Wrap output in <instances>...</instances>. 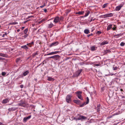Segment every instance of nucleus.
<instances>
[{
    "label": "nucleus",
    "mask_w": 125,
    "mask_h": 125,
    "mask_svg": "<svg viewBox=\"0 0 125 125\" xmlns=\"http://www.w3.org/2000/svg\"><path fill=\"white\" fill-rule=\"evenodd\" d=\"M72 97V94H68L67 95L66 98V100L67 103H70L71 102V98Z\"/></svg>",
    "instance_id": "f257e3e1"
},
{
    "label": "nucleus",
    "mask_w": 125,
    "mask_h": 125,
    "mask_svg": "<svg viewBox=\"0 0 125 125\" xmlns=\"http://www.w3.org/2000/svg\"><path fill=\"white\" fill-rule=\"evenodd\" d=\"M124 4V2H122L119 5L116 6L115 9V10L118 11L120 10Z\"/></svg>",
    "instance_id": "f03ea898"
},
{
    "label": "nucleus",
    "mask_w": 125,
    "mask_h": 125,
    "mask_svg": "<svg viewBox=\"0 0 125 125\" xmlns=\"http://www.w3.org/2000/svg\"><path fill=\"white\" fill-rule=\"evenodd\" d=\"M78 117L79 120H80L81 121H83V120H85L87 119V118L86 117L82 115H79V117Z\"/></svg>",
    "instance_id": "7ed1b4c3"
},
{
    "label": "nucleus",
    "mask_w": 125,
    "mask_h": 125,
    "mask_svg": "<svg viewBox=\"0 0 125 125\" xmlns=\"http://www.w3.org/2000/svg\"><path fill=\"white\" fill-rule=\"evenodd\" d=\"M53 22L55 24L60 22L59 20V17L58 16L55 17L54 18Z\"/></svg>",
    "instance_id": "20e7f679"
},
{
    "label": "nucleus",
    "mask_w": 125,
    "mask_h": 125,
    "mask_svg": "<svg viewBox=\"0 0 125 125\" xmlns=\"http://www.w3.org/2000/svg\"><path fill=\"white\" fill-rule=\"evenodd\" d=\"M31 115H29L27 117H24L23 122L24 123H25L27 120L29 119L31 117Z\"/></svg>",
    "instance_id": "39448f33"
},
{
    "label": "nucleus",
    "mask_w": 125,
    "mask_h": 125,
    "mask_svg": "<svg viewBox=\"0 0 125 125\" xmlns=\"http://www.w3.org/2000/svg\"><path fill=\"white\" fill-rule=\"evenodd\" d=\"M58 44V42L57 41L56 42H54L51 43L49 46V47H52L55 46L57 45Z\"/></svg>",
    "instance_id": "423d86ee"
},
{
    "label": "nucleus",
    "mask_w": 125,
    "mask_h": 125,
    "mask_svg": "<svg viewBox=\"0 0 125 125\" xmlns=\"http://www.w3.org/2000/svg\"><path fill=\"white\" fill-rule=\"evenodd\" d=\"M113 15V14L111 13L106 14L104 15V18H106L107 17H112Z\"/></svg>",
    "instance_id": "0eeeda50"
},
{
    "label": "nucleus",
    "mask_w": 125,
    "mask_h": 125,
    "mask_svg": "<svg viewBox=\"0 0 125 125\" xmlns=\"http://www.w3.org/2000/svg\"><path fill=\"white\" fill-rule=\"evenodd\" d=\"M82 71V69H81L77 71L76 73V76H78L80 74Z\"/></svg>",
    "instance_id": "6e6552de"
},
{
    "label": "nucleus",
    "mask_w": 125,
    "mask_h": 125,
    "mask_svg": "<svg viewBox=\"0 0 125 125\" xmlns=\"http://www.w3.org/2000/svg\"><path fill=\"white\" fill-rule=\"evenodd\" d=\"M54 26L52 22H51L50 23L48 24L47 27L48 28H51Z\"/></svg>",
    "instance_id": "1a4fd4ad"
},
{
    "label": "nucleus",
    "mask_w": 125,
    "mask_h": 125,
    "mask_svg": "<svg viewBox=\"0 0 125 125\" xmlns=\"http://www.w3.org/2000/svg\"><path fill=\"white\" fill-rule=\"evenodd\" d=\"M9 99L6 98L3 100L2 101V103L3 104H5L9 102Z\"/></svg>",
    "instance_id": "9d476101"
},
{
    "label": "nucleus",
    "mask_w": 125,
    "mask_h": 125,
    "mask_svg": "<svg viewBox=\"0 0 125 125\" xmlns=\"http://www.w3.org/2000/svg\"><path fill=\"white\" fill-rule=\"evenodd\" d=\"M16 109V108L15 107H11V108H9L8 109V110L10 112L11 111H15Z\"/></svg>",
    "instance_id": "9b49d317"
},
{
    "label": "nucleus",
    "mask_w": 125,
    "mask_h": 125,
    "mask_svg": "<svg viewBox=\"0 0 125 125\" xmlns=\"http://www.w3.org/2000/svg\"><path fill=\"white\" fill-rule=\"evenodd\" d=\"M108 42L107 41H104L100 43V45L101 46L105 44H107Z\"/></svg>",
    "instance_id": "f8f14e48"
},
{
    "label": "nucleus",
    "mask_w": 125,
    "mask_h": 125,
    "mask_svg": "<svg viewBox=\"0 0 125 125\" xmlns=\"http://www.w3.org/2000/svg\"><path fill=\"white\" fill-rule=\"evenodd\" d=\"M97 49V47L94 46H92L91 47V51H94L95 50Z\"/></svg>",
    "instance_id": "ddd939ff"
},
{
    "label": "nucleus",
    "mask_w": 125,
    "mask_h": 125,
    "mask_svg": "<svg viewBox=\"0 0 125 125\" xmlns=\"http://www.w3.org/2000/svg\"><path fill=\"white\" fill-rule=\"evenodd\" d=\"M29 73V72L27 70L24 72L23 73L22 75L24 76H26Z\"/></svg>",
    "instance_id": "4468645a"
},
{
    "label": "nucleus",
    "mask_w": 125,
    "mask_h": 125,
    "mask_svg": "<svg viewBox=\"0 0 125 125\" xmlns=\"http://www.w3.org/2000/svg\"><path fill=\"white\" fill-rule=\"evenodd\" d=\"M48 78L47 80L49 81H53L54 80L53 78L51 77H48Z\"/></svg>",
    "instance_id": "2eb2a0df"
},
{
    "label": "nucleus",
    "mask_w": 125,
    "mask_h": 125,
    "mask_svg": "<svg viewBox=\"0 0 125 125\" xmlns=\"http://www.w3.org/2000/svg\"><path fill=\"white\" fill-rule=\"evenodd\" d=\"M73 101L74 103H76L77 104H78L79 105V104H80V101L74 100H73Z\"/></svg>",
    "instance_id": "dca6fc26"
},
{
    "label": "nucleus",
    "mask_w": 125,
    "mask_h": 125,
    "mask_svg": "<svg viewBox=\"0 0 125 125\" xmlns=\"http://www.w3.org/2000/svg\"><path fill=\"white\" fill-rule=\"evenodd\" d=\"M112 24H110L107 27V31H108L110 30L112 27Z\"/></svg>",
    "instance_id": "f3484780"
},
{
    "label": "nucleus",
    "mask_w": 125,
    "mask_h": 125,
    "mask_svg": "<svg viewBox=\"0 0 125 125\" xmlns=\"http://www.w3.org/2000/svg\"><path fill=\"white\" fill-rule=\"evenodd\" d=\"M21 48H22L26 50H27L28 49V48L27 46L26 45L22 46L21 47Z\"/></svg>",
    "instance_id": "a211bd4d"
},
{
    "label": "nucleus",
    "mask_w": 125,
    "mask_h": 125,
    "mask_svg": "<svg viewBox=\"0 0 125 125\" xmlns=\"http://www.w3.org/2000/svg\"><path fill=\"white\" fill-rule=\"evenodd\" d=\"M86 13L84 16V17H86L88 16L89 14L90 13V11L89 10H87L86 11Z\"/></svg>",
    "instance_id": "6ab92c4d"
},
{
    "label": "nucleus",
    "mask_w": 125,
    "mask_h": 125,
    "mask_svg": "<svg viewBox=\"0 0 125 125\" xmlns=\"http://www.w3.org/2000/svg\"><path fill=\"white\" fill-rule=\"evenodd\" d=\"M54 56V59H55L56 60H58L60 57V56L58 55H55Z\"/></svg>",
    "instance_id": "aec40b11"
},
{
    "label": "nucleus",
    "mask_w": 125,
    "mask_h": 125,
    "mask_svg": "<svg viewBox=\"0 0 125 125\" xmlns=\"http://www.w3.org/2000/svg\"><path fill=\"white\" fill-rule=\"evenodd\" d=\"M122 35V34L121 33L115 35L114 36L116 38H118L119 37L121 36Z\"/></svg>",
    "instance_id": "412c9836"
},
{
    "label": "nucleus",
    "mask_w": 125,
    "mask_h": 125,
    "mask_svg": "<svg viewBox=\"0 0 125 125\" xmlns=\"http://www.w3.org/2000/svg\"><path fill=\"white\" fill-rule=\"evenodd\" d=\"M84 13V11H79L76 13V14H77L82 15Z\"/></svg>",
    "instance_id": "4be33fe9"
},
{
    "label": "nucleus",
    "mask_w": 125,
    "mask_h": 125,
    "mask_svg": "<svg viewBox=\"0 0 125 125\" xmlns=\"http://www.w3.org/2000/svg\"><path fill=\"white\" fill-rule=\"evenodd\" d=\"M84 33L86 34H88L89 32V31L87 29H85L84 31Z\"/></svg>",
    "instance_id": "5701e85b"
},
{
    "label": "nucleus",
    "mask_w": 125,
    "mask_h": 125,
    "mask_svg": "<svg viewBox=\"0 0 125 125\" xmlns=\"http://www.w3.org/2000/svg\"><path fill=\"white\" fill-rule=\"evenodd\" d=\"M100 104H99L97 105V107L96 108L97 112H99L100 111Z\"/></svg>",
    "instance_id": "b1692460"
},
{
    "label": "nucleus",
    "mask_w": 125,
    "mask_h": 125,
    "mask_svg": "<svg viewBox=\"0 0 125 125\" xmlns=\"http://www.w3.org/2000/svg\"><path fill=\"white\" fill-rule=\"evenodd\" d=\"M82 93V92L81 91H77V92H75V93L77 94V96L78 95H81V94Z\"/></svg>",
    "instance_id": "393cba45"
},
{
    "label": "nucleus",
    "mask_w": 125,
    "mask_h": 125,
    "mask_svg": "<svg viewBox=\"0 0 125 125\" xmlns=\"http://www.w3.org/2000/svg\"><path fill=\"white\" fill-rule=\"evenodd\" d=\"M86 104L85 102L83 103V104H79V105L80 107H82L84 106V105H85Z\"/></svg>",
    "instance_id": "a878e982"
},
{
    "label": "nucleus",
    "mask_w": 125,
    "mask_h": 125,
    "mask_svg": "<svg viewBox=\"0 0 125 125\" xmlns=\"http://www.w3.org/2000/svg\"><path fill=\"white\" fill-rule=\"evenodd\" d=\"M78 98L81 100H83V98L81 95H77Z\"/></svg>",
    "instance_id": "bb28decb"
},
{
    "label": "nucleus",
    "mask_w": 125,
    "mask_h": 125,
    "mask_svg": "<svg viewBox=\"0 0 125 125\" xmlns=\"http://www.w3.org/2000/svg\"><path fill=\"white\" fill-rule=\"evenodd\" d=\"M86 99H87L86 101V103H85L86 104H87L89 103V99L88 97H86Z\"/></svg>",
    "instance_id": "cd10ccee"
},
{
    "label": "nucleus",
    "mask_w": 125,
    "mask_h": 125,
    "mask_svg": "<svg viewBox=\"0 0 125 125\" xmlns=\"http://www.w3.org/2000/svg\"><path fill=\"white\" fill-rule=\"evenodd\" d=\"M101 65V64L100 63H99L97 64H94V66L95 67L96 66H100Z\"/></svg>",
    "instance_id": "c85d7f7f"
},
{
    "label": "nucleus",
    "mask_w": 125,
    "mask_h": 125,
    "mask_svg": "<svg viewBox=\"0 0 125 125\" xmlns=\"http://www.w3.org/2000/svg\"><path fill=\"white\" fill-rule=\"evenodd\" d=\"M0 56L3 57H5V55L2 53H0Z\"/></svg>",
    "instance_id": "c756f323"
},
{
    "label": "nucleus",
    "mask_w": 125,
    "mask_h": 125,
    "mask_svg": "<svg viewBox=\"0 0 125 125\" xmlns=\"http://www.w3.org/2000/svg\"><path fill=\"white\" fill-rule=\"evenodd\" d=\"M21 59L20 58H17L16 60V62L17 63Z\"/></svg>",
    "instance_id": "7c9ffc66"
},
{
    "label": "nucleus",
    "mask_w": 125,
    "mask_h": 125,
    "mask_svg": "<svg viewBox=\"0 0 125 125\" xmlns=\"http://www.w3.org/2000/svg\"><path fill=\"white\" fill-rule=\"evenodd\" d=\"M63 20V18L61 16L60 18L59 17V20L60 21H62Z\"/></svg>",
    "instance_id": "2f4dec72"
},
{
    "label": "nucleus",
    "mask_w": 125,
    "mask_h": 125,
    "mask_svg": "<svg viewBox=\"0 0 125 125\" xmlns=\"http://www.w3.org/2000/svg\"><path fill=\"white\" fill-rule=\"evenodd\" d=\"M47 20L46 19H43L41 20L40 21V22H44L45 21H46Z\"/></svg>",
    "instance_id": "473e14b6"
},
{
    "label": "nucleus",
    "mask_w": 125,
    "mask_h": 125,
    "mask_svg": "<svg viewBox=\"0 0 125 125\" xmlns=\"http://www.w3.org/2000/svg\"><path fill=\"white\" fill-rule=\"evenodd\" d=\"M125 43L123 42H122L120 44V45L121 46H123L124 45Z\"/></svg>",
    "instance_id": "72a5a7b5"
},
{
    "label": "nucleus",
    "mask_w": 125,
    "mask_h": 125,
    "mask_svg": "<svg viewBox=\"0 0 125 125\" xmlns=\"http://www.w3.org/2000/svg\"><path fill=\"white\" fill-rule=\"evenodd\" d=\"M28 29L27 28L25 29L24 31V32L25 34H26L28 31Z\"/></svg>",
    "instance_id": "f704fd0d"
},
{
    "label": "nucleus",
    "mask_w": 125,
    "mask_h": 125,
    "mask_svg": "<svg viewBox=\"0 0 125 125\" xmlns=\"http://www.w3.org/2000/svg\"><path fill=\"white\" fill-rule=\"evenodd\" d=\"M9 33V32H8V33H7L6 32H5L4 34H3V35L2 37H4L5 35H7V34H8Z\"/></svg>",
    "instance_id": "c9c22d12"
},
{
    "label": "nucleus",
    "mask_w": 125,
    "mask_h": 125,
    "mask_svg": "<svg viewBox=\"0 0 125 125\" xmlns=\"http://www.w3.org/2000/svg\"><path fill=\"white\" fill-rule=\"evenodd\" d=\"M6 74V73L4 72H2L1 73V74L2 76H5Z\"/></svg>",
    "instance_id": "e433bc0d"
},
{
    "label": "nucleus",
    "mask_w": 125,
    "mask_h": 125,
    "mask_svg": "<svg viewBox=\"0 0 125 125\" xmlns=\"http://www.w3.org/2000/svg\"><path fill=\"white\" fill-rule=\"evenodd\" d=\"M45 6H46V4L45 3H44L43 4V5L40 6V7L41 8H42L44 7Z\"/></svg>",
    "instance_id": "4c0bfd02"
},
{
    "label": "nucleus",
    "mask_w": 125,
    "mask_h": 125,
    "mask_svg": "<svg viewBox=\"0 0 125 125\" xmlns=\"http://www.w3.org/2000/svg\"><path fill=\"white\" fill-rule=\"evenodd\" d=\"M74 120H75L76 121L77 120H79L78 119V117H74L73 118Z\"/></svg>",
    "instance_id": "58836bf2"
},
{
    "label": "nucleus",
    "mask_w": 125,
    "mask_h": 125,
    "mask_svg": "<svg viewBox=\"0 0 125 125\" xmlns=\"http://www.w3.org/2000/svg\"><path fill=\"white\" fill-rule=\"evenodd\" d=\"M117 67H113V69L114 71H115V70H117Z\"/></svg>",
    "instance_id": "ea45409f"
},
{
    "label": "nucleus",
    "mask_w": 125,
    "mask_h": 125,
    "mask_svg": "<svg viewBox=\"0 0 125 125\" xmlns=\"http://www.w3.org/2000/svg\"><path fill=\"white\" fill-rule=\"evenodd\" d=\"M115 74V73L114 74V75ZM114 75V74L112 73H110V74H108V75H106L107 76H109L110 75L111 76H112V75Z\"/></svg>",
    "instance_id": "a19ab883"
},
{
    "label": "nucleus",
    "mask_w": 125,
    "mask_h": 125,
    "mask_svg": "<svg viewBox=\"0 0 125 125\" xmlns=\"http://www.w3.org/2000/svg\"><path fill=\"white\" fill-rule=\"evenodd\" d=\"M101 32L100 31H97V33L98 34H100L101 33Z\"/></svg>",
    "instance_id": "79ce46f5"
},
{
    "label": "nucleus",
    "mask_w": 125,
    "mask_h": 125,
    "mask_svg": "<svg viewBox=\"0 0 125 125\" xmlns=\"http://www.w3.org/2000/svg\"><path fill=\"white\" fill-rule=\"evenodd\" d=\"M93 35V34L92 33L90 34H89L88 35H87V36L88 37H89L90 36H92Z\"/></svg>",
    "instance_id": "37998d69"
},
{
    "label": "nucleus",
    "mask_w": 125,
    "mask_h": 125,
    "mask_svg": "<svg viewBox=\"0 0 125 125\" xmlns=\"http://www.w3.org/2000/svg\"><path fill=\"white\" fill-rule=\"evenodd\" d=\"M30 45H31V44H34V42H31L29 43Z\"/></svg>",
    "instance_id": "c03bdc74"
},
{
    "label": "nucleus",
    "mask_w": 125,
    "mask_h": 125,
    "mask_svg": "<svg viewBox=\"0 0 125 125\" xmlns=\"http://www.w3.org/2000/svg\"><path fill=\"white\" fill-rule=\"evenodd\" d=\"M27 36L28 35L27 34H26L23 36V37L25 38H26L27 37Z\"/></svg>",
    "instance_id": "a18cd8bd"
},
{
    "label": "nucleus",
    "mask_w": 125,
    "mask_h": 125,
    "mask_svg": "<svg viewBox=\"0 0 125 125\" xmlns=\"http://www.w3.org/2000/svg\"><path fill=\"white\" fill-rule=\"evenodd\" d=\"M4 60V58L0 57V60Z\"/></svg>",
    "instance_id": "49530a36"
},
{
    "label": "nucleus",
    "mask_w": 125,
    "mask_h": 125,
    "mask_svg": "<svg viewBox=\"0 0 125 125\" xmlns=\"http://www.w3.org/2000/svg\"><path fill=\"white\" fill-rule=\"evenodd\" d=\"M58 51H55L54 52H53L54 53V54H56L58 53Z\"/></svg>",
    "instance_id": "de8ad7c7"
},
{
    "label": "nucleus",
    "mask_w": 125,
    "mask_h": 125,
    "mask_svg": "<svg viewBox=\"0 0 125 125\" xmlns=\"http://www.w3.org/2000/svg\"><path fill=\"white\" fill-rule=\"evenodd\" d=\"M54 56H55V55H54L53 56L50 57H49V58H53L54 59V57H55Z\"/></svg>",
    "instance_id": "09e8293b"
},
{
    "label": "nucleus",
    "mask_w": 125,
    "mask_h": 125,
    "mask_svg": "<svg viewBox=\"0 0 125 125\" xmlns=\"http://www.w3.org/2000/svg\"><path fill=\"white\" fill-rule=\"evenodd\" d=\"M33 17V16H29L27 18L28 19H29V18H31V17Z\"/></svg>",
    "instance_id": "8fccbe9b"
},
{
    "label": "nucleus",
    "mask_w": 125,
    "mask_h": 125,
    "mask_svg": "<svg viewBox=\"0 0 125 125\" xmlns=\"http://www.w3.org/2000/svg\"><path fill=\"white\" fill-rule=\"evenodd\" d=\"M112 117V116H108L107 117V118L108 119H109V118H111Z\"/></svg>",
    "instance_id": "3c124183"
},
{
    "label": "nucleus",
    "mask_w": 125,
    "mask_h": 125,
    "mask_svg": "<svg viewBox=\"0 0 125 125\" xmlns=\"http://www.w3.org/2000/svg\"><path fill=\"white\" fill-rule=\"evenodd\" d=\"M43 10L45 12H47V10L46 9H44Z\"/></svg>",
    "instance_id": "603ef678"
},
{
    "label": "nucleus",
    "mask_w": 125,
    "mask_h": 125,
    "mask_svg": "<svg viewBox=\"0 0 125 125\" xmlns=\"http://www.w3.org/2000/svg\"><path fill=\"white\" fill-rule=\"evenodd\" d=\"M23 87V85L22 84H21V85H20V87L21 88H22Z\"/></svg>",
    "instance_id": "864d4df0"
},
{
    "label": "nucleus",
    "mask_w": 125,
    "mask_h": 125,
    "mask_svg": "<svg viewBox=\"0 0 125 125\" xmlns=\"http://www.w3.org/2000/svg\"><path fill=\"white\" fill-rule=\"evenodd\" d=\"M50 53L51 55L54 54V53H53V52H51Z\"/></svg>",
    "instance_id": "5fc2aeb1"
},
{
    "label": "nucleus",
    "mask_w": 125,
    "mask_h": 125,
    "mask_svg": "<svg viewBox=\"0 0 125 125\" xmlns=\"http://www.w3.org/2000/svg\"><path fill=\"white\" fill-rule=\"evenodd\" d=\"M25 28V27H22L21 28V29L22 30H23V29L24 28Z\"/></svg>",
    "instance_id": "6e6d98bb"
},
{
    "label": "nucleus",
    "mask_w": 125,
    "mask_h": 125,
    "mask_svg": "<svg viewBox=\"0 0 125 125\" xmlns=\"http://www.w3.org/2000/svg\"><path fill=\"white\" fill-rule=\"evenodd\" d=\"M105 4H104L103 6V8H105Z\"/></svg>",
    "instance_id": "4d7b16f0"
},
{
    "label": "nucleus",
    "mask_w": 125,
    "mask_h": 125,
    "mask_svg": "<svg viewBox=\"0 0 125 125\" xmlns=\"http://www.w3.org/2000/svg\"><path fill=\"white\" fill-rule=\"evenodd\" d=\"M0 125H3L2 123L0 122Z\"/></svg>",
    "instance_id": "13d9d810"
},
{
    "label": "nucleus",
    "mask_w": 125,
    "mask_h": 125,
    "mask_svg": "<svg viewBox=\"0 0 125 125\" xmlns=\"http://www.w3.org/2000/svg\"><path fill=\"white\" fill-rule=\"evenodd\" d=\"M20 31V30L19 29H18L17 30V31L18 32H19Z\"/></svg>",
    "instance_id": "bf43d9fd"
},
{
    "label": "nucleus",
    "mask_w": 125,
    "mask_h": 125,
    "mask_svg": "<svg viewBox=\"0 0 125 125\" xmlns=\"http://www.w3.org/2000/svg\"><path fill=\"white\" fill-rule=\"evenodd\" d=\"M47 55H50V53H48L47 54Z\"/></svg>",
    "instance_id": "052dcab7"
},
{
    "label": "nucleus",
    "mask_w": 125,
    "mask_h": 125,
    "mask_svg": "<svg viewBox=\"0 0 125 125\" xmlns=\"http://www.w3.org/2000/svg\"><path fill=\"white\" fill-rule=\"evenodd\" d=\"M113 30H115V28H113Z\"/></svg>",
    "instance_id": "680f3d73"
},
{
    "label": "nucleus",
    "mask_w": 125,
    "mask_h": 125,
    "mask_svg": "<svg viewBox=\"0 0 125 125\" xmlns=\"http://www.w3.org/2000/svg\"><path fill=\"white\" fill-rule=\"evenodd\" d=\"M119 114L117 113H116L115 114V115H118Z\"/></svg>",
    "instance_id": "e2e57ef3"
},
{
    "label": "nucleus",
    "mask_w": 125,
    "mask_h": 125,
    "mask_svg": "<svg viewBox=\"0 0 125 125\" xmlns=\"http://www.w3.org/2000/svg\"><path fill=\"white\" fill-rule=\"evenodd\" d=\"M120 90L121 91H123V89H120Z\"/></svg>",
    "instance_id": "0e129e2a"
},
{
    "label": "nucleus",
    "mask_w": 125,
    "mask_h": 125,
    "mask_svg": "<svg viewBox=\"0 0 125 125\" xmlns=\"http://www.w3.org/2000/svg\"><path fill=\"white\" fill-rule=\"evenodd\" d=\"M29 45V46L30 47H31V45Z\"/></svg>",
    "instance_id": "69168bd1"
},
{
    "label": "nucleus",
    "mask_w": 125,
    "mask_h": 125,
    "mask_svg": "<svg viewBox=\"0 0 125 125\" xmlns=\"http://www.w3.org/2000/svg\"><path fill=\"white\" fill-rule=\"evenodd\" d=\"M29 43H28L27 44V45H28L29 46V45H30L29 44Z\"/></svg>",
    "instance_id": "338daca9"
},
{
    "label": "nucleus",
    "mask_w": 125,
    "mask_h": 125,
    "mask_svg": "<svg viewBox=\"0 0 125 125\" xmlns=\"http://www.w3.org/2000/svg\"><path fill=\"white\" fill-rule=\"evenodd\" d=\"M34 80L36 81H37V79H34Z\"/></svg>",
    "instance_id": "774afa93"
}]
</instances>
